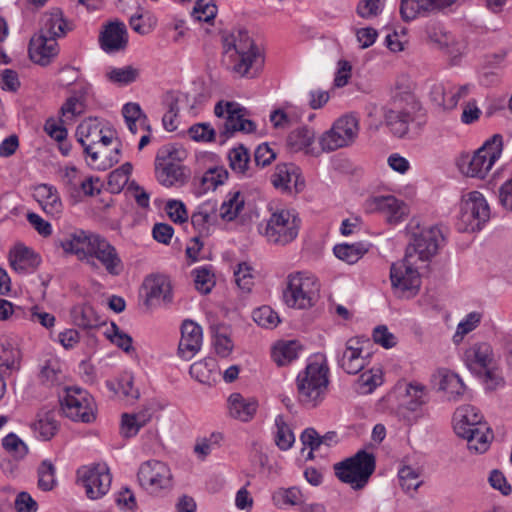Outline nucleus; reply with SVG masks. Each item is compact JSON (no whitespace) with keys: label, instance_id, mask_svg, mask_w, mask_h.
I'll use <instances>...</instances> for the list:
<instances>
[{"label":"nucleus","instance_id":"c85d7f7f","mask_svg":"<svg viewBox=\"0 0 512 512\" xmlns=\"http://www.w3.org/2000/svg\"><path fill=\"white\" fill-rule=\"evenodd\" d=\"M229 415L242 422H249L258 409V401L253 397L245 398L240 393H232L228 398Z\"/></svg>","mask_w":512,"mask_h":512},{"label":"nucleus","instance_id":"603ef678","mask_svg":"<svg viewBox=\"0 0 512 512\" xmlns=\"http://www.w3.org/2000/svg\"><path fill=\"white\" fill-rule=\"evenodd\" d=\"M122 114L125 122L138 121L142 129L150 132L151 128L148 123L147 116L142 112V109L138 103H127L122 108Z\"/></svg>","mask_w":512,"mask_h":512},{"label":"nucleus","instance_id":"de8ad7c7","mask_svg":"<svg viewBox=\"0 0 512 512\" xmlns=\"http://www.w3.org/2000/svg\"><path fill=\"white\" fill-rule=\"evenodd\" d=\"M277 432L275 435V443L279 449L286 451L290 449L295 441V437L289 426L285 423L282 416L275 419Z\"/></svg>","mask_w":512,"mask_h":512},{"label":"nucleus","instance_id":"aec40b11","mask_svg":"<svg viewBox=\"0 0 512 512\" xmlns=\"http://www.w3.org/2000/svg\"><path fill=\"white\" fill-rule=\"evenodd\" d=\"M202 328L192 320H185L181 326V339L178 345V355L191 360L202 346Z\"/></svg>","mask_w":512,"mask_h":512},{"label":"nucleus","instance_id":"9b49d317","mask_svg":"<svg viewBox=\"0 0 512 512\" xmlns=\"http://www.w3.org/2000/svg\"><path fill=\"white\" fill-rule=\"evenodd\" d=\"M61 408L66 417L76 422L92 423L96 419L94 398L86 390L77 386L65 388Z\"/></svg>","mask_w":512,"mask_h":512},{"label":"nucleus","instance_id":"e433bc0d","mask_svg":"<svg viewBox=\"0 0 512 512\" xmlns=\"http://www.w3.org/2000/svg\"><path fill=\"white\" fill-rule=\"evenodd\" d=\"M229 166L237 174L245 177H251L252 171L249 166L250 154L246 147L239 145L229 151Z\"/></svg>","mask_w":512,"mask_h":512},{"label":"nucleus","instance_id":"5fc2aeb1","mask_svg":"<svg viewBox=\"0 0 512 512\" xmlns=\"http://www.w3.org/2000/svg\"><path fill=\"white\" fill-rule=\"evenodd\" d=\"M235 283L244 292H250L254 285V277L252 275V267L246 262L238 264L234 271Z\"/></svg>","mask_w":512,"mask_h":512},{"label":"nucleus","instance_id":"774afa93","mask_svg":"<svg viewBox=\"0 0 512 512\" xmlns=\"http://www.w3.org/2000/svg\"><path fill=\"white\" fill-rule=\"evenodd\" d=\"M381 10V0H361L356 12L361 18L369 19L378 16Z\"/></svg>","mask_w":512,"mask_h":512},{"label":"nucleus","instance_id":"20e7f679","mask_svg":"<svg viewBox=\"0 0 512 512\" xmlns=\"http://www.w3.org/2000/svg\"><path fill=\"white\" fill-rule=\"evenodd\" d=\"M301 226V219L294 210L276 209L260 225V233L266 241L276 246H286L293 242Z\"/></svg>","mask_w":512,"mask_h":512},{"label":"nucleus","instance_id":"393cba45","mask_svg":"<svg viewBox=\"0 0 512 512\" xmlns=\"http://www.w3.org/2000/svg\"><path fill=\"white\" fill-rule=\"evenodd\" d=\"M28 53L34 63L46 66L58 54L57 41L42 34H37L30 40Z\"/></svg>","mask_w":512,"mask_h":512},{"label":"nucleus","instance_id":"f257e3e1","mask_svg":"<svg viewBox=\"0 0 512 512\" xmlns=\"http://www.w3.org/2000/svg\"><path fill=\"white\" fill-rule=\"evenodd\" d=\"M65 253L76 255L77 259L92 269L102 266L109 275L118 276L124 269L117 249L103 236L84 230H76L59 242Z\"/></svg>","mask_w":512,"mask_h":512},{"label":"nucleus","instance_id":"69168bd1","mask_svg":"<svg viewBox=\"0 0 512 512\" xmlns=\"http://www.w3.org/2000/svg\"><path fill=\"white\" fill-rule=\"evenodd\" d=\"M477 376L483 379L487 390L493 391L504 385V378L497 369L496 364L477 374Z\"/></svg>","mask_w":512,"mask_h":512},{"label":"nucleus","instance_id":"c03bdc74","mask_svg":"<svg viewBox=\"0 0 512 512\" xmlns=\"http://www.w3.org/2000/svg\"><path fill=\"white\" fill-rule=\"evenodd\" d=\"M132 169V164L126 162L109 174L107 185L111 193L117 194L122 191V189L128 184Z\"/></svg>","mask_w":512,"mask_h":512},{"label":"nucleus","instance_id":"f3484780","mask_svg":"<svg viewBox=\"0 0 512 512\" xmlns=\"http://www.w3.org/2000/svg\"><path fill=\"white\" fill-rule=\"evenodd\" d=\"M456 0H401L400 16L404 22L427 17L451 6Z\"/></svg>","mask_w":512,"mask_h":512},{"label":"nucleus","instance_id":"423d86ee","mask_svg":"<svg viewBox=\"0 0 512 512\" xmlns=\"http://www.w3.org/2000/svg\"><path fill=\"white\" fill-rule=\"evenodd\" d=\"M319 291L320 284L314 275L304 272L291 273L283 290V301L291 308L308 309L317 302Z\"/></svg>","mask_w":512,"mask_h":512},{"label":"nucleus","instance_id":"4d7b16f0","mask_svg":"<svg viewBox=\"0 0 512 512\" xmlns=\"http://www.w3.org/2000/svg\"><path fill=\"white\" fill-rule=\"evenodd\" d=\"M188 135L196 142H211L215 139V129L209 123H197L188 129Z\"/></svg>","mask_w":512,"mask_h":512},{"label":"nucleus","instance_id":"bb28decb","mask_svg":"<svg viewBox=\"0 0 512 512\" xmlns=\"http://www.w3.org/2000/svg\"><path fill=\"white\" fill-rule=\"evenodd\" d=\"M374 204L390 224L403 221L409 213L408 206L392 195L375 197Z\"/></svg>","mask_w":512,"mask_h":512},{"label":"nucleus","instance_id":"49530a36","mask_svg":"<svg viewBox=\"0 0 512 512\" xmlns=\"http://www.w3.org/2000/svg\"><path fill=\"white\" fill-rule=\"evenodd\" d=\"M228 178V171L224 167L209 168L201 178L202 192L214 191L224 184Z\"/></svg>","mask_w":512,"mask_h":512},{"label":"nucleus","instance_id":"c9c22d12","mask_svg":"<svg viewBox=\"0 0 512 512\" xmlns=\"http://www.w3.org/2000/svg\"><path fill=\"white\" fill-rule=\"evenodd\" d=\"M73 323L83 329H94L104 324V321L88 304L76 305L71 310Z\"/></svg>","mask_w":512,"mask_h":512},{"label":"nucleus","instance_id":"8fccbe9b","mask_svg":"<svg viewBox=\"0 0 512 512\" xmlns=\"http://www.w3.org/2000/svg\"><path fill=\"white\" fill-rule=\"evenodd\" d=\"M398 480L406 492L415 491L422 483L418 471L411 466H403L398 471Z\"/></svg>","mask_w":512,"mask_h":512},{"label":"nucleus","instance_id":"bf43d9fd","mask_svg":"<svg viewBox=\"0 0 512 512\" xmlns=\"http://www.w3.org/2000/svg\"><path fill=\"white\" fill-rule=\"evenodd\" d=\"M185 157V150L177 148L173 145H166L158 151L155 158V163H180L184 160Z\"/></svg>","mask_w":512,"mask_h":512},{"label":"nucleus","instance_id":"2f4dec72","mask_svg":"<svg viewBox=\"0 0 512 512\" xmlns=\"http://www.w3.org/2000/svg\"><path fill=\"white\" fill-rule=\"evenodd\" d=\"M34 196L46 214L53 217L61 214L63 205L53 186L48 184L37 186Z\"/></svg>","mask_w":512,"mask_h":512},{"label":"nucleus","instance_id":"052dcab7","mask_svg":"<svg viewBox=\"0 0 512 512\" xmlns=\"http://www.w3.org/2000/svg\"><path fill=\"white\" fill-rule=\"evenodd\" d=\"M217 7L215 4L207 3L204 0H197L194 4L192 16L201 22L209 23L215 18Z\"/></svg>","mask_w":512,"mask_h":512},{"label":"nucleus","instance_id":"e2e57ef3","mask_svg":"<svg viewBox=\"0 0 512 512\" xmlns=\"http://www.w3.org/2000/svg\"><path fill=\"white\" fill-rule=\"evenodd\" d=\"M482 315L479 312L469 313L464 320H462L457 327L454 335V341L457 342L463 338L464 335L474 330L480 323Z\"/></svg>","mask_w":512,"mask_h":512},{"label":"nucleus","instance_id":"c756f323","mask_svg":"<svg viewBox=\"0 0 512 512\" xmlns=\"http://www.w3.org/2000/svg\"><path fill=\"white\" fill-rule=\"evenodd\" d=\"M217 205L215 202L207 201L199 205L191 215V224L198 232V236L207 237L210 228L217 221Z\"/></svg>","mask_w":512,"mask_h":512},{"label":"nucleus","instance_id":"13d9d810","mask_svg":"<svg viewBox=\"0 0 512 512\" xmlns=\"http://www.w3.org/2000/svg\"><path fill=\"white\" fill-rule=\"evenodd\" d=\"M254 321L265 328L276 327L280 322V319L276 312H274L269 306H262L253 312Z\"/></svg>","mask_w":512,"mask_h":512},{"label":"nucleus","instance_id":"680f3d73","mask_svg":"<svg viewBox=\"0 0 512 512\" xmlns=\"http://www.w3.org/2000/svg\"><path fill=\"white\" fill-rule=\"evenodd\" d=\"M106 336L112 343L125 352L133 350L132 337L123 333L115 323H112L110 329L106 331Z\"/></svg>","mask_w":512,"mask_h":512},{"label":"nucleus","instance_id":"ea45409f","mask_svg":"<svg viewBox=\"0 0 512 512\" xmlns=\"http://www.w3.org/2000/svg\"><path fill=\"white\" fill-rule=\"evenodd\" d=\"M467 431V434L459 435L467 440V448L476 453L485 452L488 449V436L486 434L488 428L486 425L482 424L475 428H469Z\"/></svg>","mask_w":512,"mask_h":512},{"label":"nucleus","instance_id":"473e14b6","mask_svg":"<svg viewBox=\"0 0 512 512\" xmlns=\"http://www.w3.org/2000/svg\"><path fill=\"white\" fill-rule=\"evenodd\" d=\"M30 426L35 436L43 441L53 438L59 428L54 411L45 409H41L37 413L35 421Z\"/></svg>","mask_w":512,"mask_h":512},{"label":"nucleus","instance_id":"09e8293b","mask_svg":"<svg viewBox=\"0 0 512 512\" xmlns=\"http://www.w3.org/2000/svg\"><path fill=\"white\" fill-rule=\"evenodd\" d=\"M38 487L43 491H50L56 485L55 466L49 460H43L37 470Z\"/></svg>","mask_w":512,"mask_h":512},{"label":"nucleus","instance_id":"2eb2a0df","mask_svg":"<svg viewBox=\"0 0 512 512\" xmlns=\"http://www.w3.org/2000/svg\"><path fill=\"white\" fill-rule=\"evenodd\" d=\"M417 262L416 259L408 258L405 254L402 260L391 265L390 280L393 288L411 295L418 292L421 280Z\"/></svg>","mask_w":512,"mask_h":512},{"label":"nucleus","instance_id":"7c9ffc66","mask_svg":"<svg viewBox=\"0 0 512 512\" xmlns=\"http://www.w3.org/2000/svg\"><path fill=\"white\" fill-rule=\"evenodd\" d=\"M482 419L483 416L476 407L471 405L461 406L457 408L453 416L454 430L457 435H465L469 428L484 424Z\"/></svg>","mask_w":512,"mask_h":512},{"label":"nucleus","instance_id":"9d476101","mask_svg":"<svg viewBox=\"0 0 512 512\" xmlns=\"http://www.w3.org/2000/svg\"><path fill=\"white\" fill-rule=\"evenodd\" d=\"M358 133V118L354 115H344L321 135L319 144L323 152H332L352 145L357 139Z\"/></svg>","mask_w":512,"mask_h":512},{"label":"nucleus","instance_id":"ddd939ff","mask_svg":"<svg viewBox=\"0 0 512 512\" xmlns=\"http://www.w3.org/2000/svg\"><path fill=\"white\" fill-rule=\"evenodd\" d=\"M218 118H223L224 123L220 129V136L231 137L235 132L252 133L256 130V124L246 119L247 110L236 102L219 101L214 108Z\"/></svg>","mask_w":512,"mask_h":512},{"label":"nucleus","instance_id":"864d4df0","mask_svg":"<svg viewBox=\"0 0 512 512\" xmlns=\"http://www.w3.org/2000/svg\"><path fill=\"white\" fill-rule=\"evenodd\" d=\"M195 288L202 294H208L215 285L214 275L207 267L193 270Z\"/></svg>","mask_w":512,"mask_h":512},{"label":"nucleus","instance_id":"cd10ccee","mask_svg":"<svg viewBox=\"0 0 512 512\" xmlns=\"http://www.w3.org/2000/svg\"><path fill=\"white\" fill-rule=\"evenodd\" d=\"M72 30V24L63 17L60 8H53L50 12L45 13L41 18V29L39 34L46 37L57 39L66 35Z\"/></svg>","mask_w":512,"mask_h":512},{"label":"nucleus","instance_id":"3c124183","mask_svg":"<svg viewBox=\"0 0 512 512\" xmlns=\"http://www.w3.org/2000/svg\"><path fill=\"white\" fill-rule=\"evenodd\" d=\"M273 501L279 507L299 505L302 503V493L296 487L280 489L274 493Z\"/></svg>","mask_w":512,"mask_h":512},{"label":"nucleus","instance_id":"37998d69","mask_svg":"<svg viewBox=\"0 0 512 512\" xmlns=\"http://www.w3.org/2000/svg\"><path fill=\"white\" fill-rule=\"evenodd\" d=\"M334 255L348 263H356L367 252V249L361 243L356 244H338L333 249Z\"/></svg>","mask_w":512,"mask_h":512},{"label":"nucleus","instance_id":"0eeeda50","mask_svg":"<svg viewBox=\"0 0 512 512\" xmlns=\"http://www.w3.org/2000/svg\"><path fill=\"white\" fill-rule=\"evenodd\" d=\"M376 469V458L373 453L359 450L355 455L334 464L337 478L354 489H362Z\"/></svg>","mask_w":512,"mask_h":512},{"label":"nucleus","instance_id":"a18cd8bd","mask_svg":"<svg viewBox=\"0 0 512 512\" xmlns=\"http://www.w3.org/2000/svg\"><path fill=\"white\" fill-rule=\"evenodd\" d=\"M404 406L407 410L417 412L427 402L425 387L418 383H410L406 387Z\"/></svg>","mask_w":512,"mask_h":512},{"label":"nucleus","instance_id":"58836bf2","mask_svg":"<svg viewBox=\"0 0 512 512\" xmlns=\"http://www.w3.org/2000/svg\"><path fill=\"white\" fill-rule=\"evenodd\" d=\"M245 204L244 196L240 191H232L227 195L220 206V217L225 221H233L243 210Z\"/></svg>","mask_w":512,"mask_h":512},{"label":"nucleus","instance_id":"6e6552de","mask_svg":"<svg viewBox=\"0 0 512 512\" xmlns=\"http://www.w3.org/2000/svg\"><path fill=\"white\" fill-rule=\"evenodd\" d=\"M502 149V136L494 134L471 157H462L460 168L467 176L483 179L499 159Z\"/></svg>","mask_w":512,"mask_h":512},{"label":"nucleus","instance_id":"6ab92c4d","mask_svg":"<svg viewBox=\"0 0 512 512\" xmlns=\"http://www.w3.org/2000/svg\"><path fill=\"white\" fill-rule=\"evenodd\" d=\"M271 183L276 189L288 194H298L305 187V181L293 164H278L271 175Z\"/></svg>","mask_w":512,"mask_h":512},{"label":"nucleus","instance_id":"dca6fc26","mask_svg":"<svg viewBox=\"0 0 512 512\" xmlns=\"http://www.w3.org/2000/svg\"><path fill=\"white\" fill-rule=\"evenodd\" d=\"M77 475L90 499L101 498L109 491L112 476L104 465L82 467L77 471Z\"/></svg>","mask_w":512,"mask_h":512},{"label":"nucleus","instance_id":"7ed1b4c3","mask_svg":"<svg viewBox=\"0 0 512 512\" xmlns=\"http://www.w3.org/2000/svg\"><path fill=\"white\" fill-rule=\"evenodd\" d=\"M329 369L325 363L311 362L296 379L298 400L308 408L316 407L326 394Z\"/></svg>","mask_w":512,"mask_h":512},{"label":"nucleus","instance_id":"39448f33","mask_svg":"<svg viewBox=\"0 0 512 512\" xmlns=\"http://www.w3.org/2000/svg\"><path fill=\"white\" fill-rule=\"evenodd\" d=\"M421 104L410 91L396 92L390 107L385 110L384 118L390 131L403 138L409 131V124L415 120Z\"/></svg>","mask_w":512,"mask_h":512},{"label":"nucleus","instance_id":"72a5a7b5","mask_svg":"<svg viewBox=\"0 0 512 512\" xmlns=\"http://www.w3.org/2000/svg\"><path fill=\"white\" fill-rule=\"evenodd\" d=\"M9 262L15 271H26L28 268H36L40 264V258L33 250L16 245L9 252Z\"/></svg>","mask_w":512,"mask_h":512},{"label":"nucleus","instance_id":"4be33fe9","mask_svg":"<svg viewBox=\"0 0 512 512\" xmlns=\"http://www.w3.org/2000/svg\"><path fill=\"white\" fill-rule=\"evenodd\" d=\"M465 362L468 369L476 375L494 366L496 361L492 346L486 342L472 345L465 352Z\"/></svg>","mask_w":512,"mask_h":512},{"label":"nucleus","instance_id":"0e129e2a","mask_svg":"<svg viewBox=\"0 0 512 512\" xmlns=\"http://www.w3.org/2000/svg\"><path fill=\"white\" fill-rule=\"evenodd\" d=\"M427 36L430 42L439 48H448L453 41V37L438 25H431L427 28Z\"/></svg>","mask_w":512,"mask_h":512},{"label":"nucleus","instance_id":"f704fd0d","mask_svg":"<svg viewBox=\"0 0 512 512\" xmlns=\"http://www.w3.org/2000/svg\"><path fill=\"white\" fill-rule=\"evenodd\" d=\"M189 373L198 382L211 385L219 375L217 361L213 357L197 361L190 366Z\"/></svg>","mask_w":512,"mask_h":512},{"label":"nucleus","instance_id":"1a4fd4ad","mask_svg":"<svg viewBox=\"0 0 512 512\" xmlns=\"http://www.w3.org/2000/svg\"><path fill=\"white\" fill-rule=\"evenodd\" d=\"M489 219L490 208L482 193L472 191L462 198L458 223L460 231H479Z\"/></svg>","mask_w":512,"mask_h":512},{"label":"nucleus","instance_id":"79ce46f5","mask_svg":"<svg viewBox=\"0 0 512 512\" xmlns=\"http://www.w3.org/2000/svg\"><path fill=\"white\" fill-rule=\"evenodd\" d=\"M315 133L307 127H301L291 131L287 137V145L293 152L308 148L313 142Z\"/></svg>","mask_w":512,"mask_h":512},{"label":"nucleus","instance_id":"a211bd4d","mask_svg":"<svg viewBox=\"0 0 512 512\" xmlns=\"http://www.w3.org/2000/svg\"><path fill=\"white\" fill-rule=\"evenodd\" d=\"M147 306L170 305L173 300L170 280L163 275L147 277L143 283Z\"/></svg>","mask_w":512,"mask_h":512},{"label":"nucleus","instance_id":"b1692460","mask_svg":"<svg viewBox=\"0 0 512 512\" xmlns=\"http://www.w3.org/2000/svg\"><path fill=\"white\" fill-rule=\"evenodd\" d=\"M368 357L369 353L363 355L360 341L351 338L346 342L342 356L338 359V364L347 374L355 375L365 368Z\"/></svg>","mask_w":512,"mask_h":512},{"label":"nucleus","instance_id":"338daca9","mask_svg":"<svg viewBox=\"0 0 512 512\" xmlns=\"http://www.w3.org/2000/svg\"><path fill=\"white\" fill-rule=\"evenodd\" d=\"M166 211L174 223H184L188 220V212L183 202L170 200L166 204Z\"/></svg>","mask_w":512,"mask_h":512},{"label":"nucleus","instance_id":"412c9836","mask_svg":"<svg viewBox=\"0 0 512 512\" xmlns=\"http://www.w3.org/2000/svg\"><path fill=\"white\" fill-rule=\"evenodd\" d=\"M431 382L437 390L443 391L448 400L451 401L460 400L466 391L462 379L456 373L445 368L438 369L432 375Z\"/></svg>","mask_w":512,"mask_h":512},{"label":"nucleus","instance_id":"4468645a","mask_svg":"<svg viewBox=\"0 0 512 512\" xmlns=\"http://www.w3.org/2000/svg\"><path fill=\"white\" fill-rule=\"evenodd\" d=\"M444 233L439 226H431L412 234L405 254L417 261H428L438 252L444 243Z\"/></svg>","mask_w":512,"mask_h":512},{"label":"nucleus","instance_id":"f03ea898","mask_svg":"<svg viewBox=\"0 0 512 512\" xmlns=\"http://www.w3.org/2000/svg\"><path fill=\"white\" fill-rule=\"evenodd\" d=\"M223 48L225 53H235V73L246 78L259 75L264 66V56L245 29H237L224 36Z\"/></svg>","mask_w":512,"mask_h":512},{"label":"nucleus","instance_id":"4c0bfd02","mask_svg":"<svg viewBox=\"0 0 512 512\" xmlns=\"http://www.w3.org/2000/svg\"><path fill=\"white\" fill-rule=\"evenodd\" d=\"M301 349V344L296 340L280 342L274 346L272 358L278 366H284L296 359Z\"/></svg>","mask_w":512,"mask_h":512},{"label":"nucleus","instance_id":"f8f14e48","mask_svg":"<svg viewBox=\"0 0 512 512\" xmlns=\"http://www.w3.org/2000/svg\"><path fill=\"white\" fill-rule=\"evenodd\" d=\"M140 486L150 494L158 495L173 486V476L169 466L159 460L143 462L137 473Z\"/></svg>","mask_w":512,"mask_h":512},{"label":"nucleus","instance_id":"a19ab883","mask_svg":"<svg viewBox=\"0 0 512 512\" xmlns=\"http://www.w3.org/2000/svg\"><path fill=\"white\" fill-rule=\"evenodd\" d=\"M139 74V69L133 67L132 65H128L121 68H110L106 72V78L113 84L118 86H126L135 82L138 79Z\"/></svg>","mask_w":512,"mask_h":512},{"label":"nucleus","instance_id":"6e6d98bb","mask_svg":"<svg viewBox=\"0 0 512 512\" xmlns=\"http://www.w3.org/2000/svg\"><path fill=\"white\" fill-rule=\"evenodd\" d=\"M2 445L6 451L19 459L24 458L28 453L27 445L14 433L5 436L2 440Z\"/></svg>","mask_w":512,"mask_h":512},{"label":"nucleus","instance_id":"5701e85b","mask_svg":"<svg viewBox=\"0 0 512 512\" xmlns=\"http://www.w3.org/2000/svg\"><path fill=\"white\" fill-rule=\"evenodd\" d=\"M102 50L114 53L124 50L128 44V33L123 22L114 21L108 23L99 36Z\"/></svg>","mask_w":512,"mask_h":512},{"label":"nucleus","instance_id":"a878e982","mask_svg":"<svg viewBox=\"0 0 512 512\" xmlns=\"http://www.w3.org/2000/svg\"><path fill=\"white\" fill-rule=\"evenodd\" d=\"M156 177L165 187L182 186L189 178L188 169L180 163H155Z\"/></svg>","mask_w":512,"mask_h":512}]
</instances>
